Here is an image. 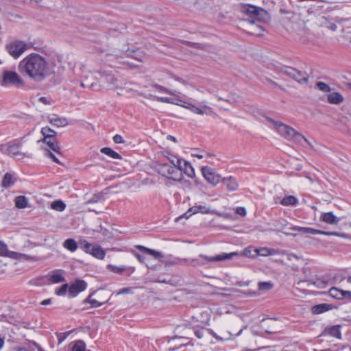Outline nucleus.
Returning <instances> with one entry per match:
<instances>
[{"label": "nucleus", "mask_w": 351, "mask_h": 351, "mask_svg": "<svg viewBox=\"0 0 351 351\" xmlns=\"http://www.w3.org/2000/svg\"><path fill=\"white\" fill-rule=\"evenodd\" d=\"M118 51L123 53L124 56L121 54H119L116 51H114L113 53L109 54V56L112 58L111 60H115L120 63L126 64L128 62L123 60L124 57H132L141 62H143L145 59V55L144 53L138 50L130 51L127 45H124L123 47L119 48Z\"/></svg>", "instance_id": "3"}, {"label": "nucleus", "mask_w": 351, "mask_h": 351, "mask_svg": "<svg viewBox=\"0 0 351 351\" xmlns=\"http://www.w3.org/2000/svg\"><path fill=\"white\" fill-rule=\"evenodd\" d=\"M90 254L98 259H103L105 257L106 252L100 246L95 245Z\"/></svg>", "instance_id": "37"}, {"label": "nucleus", "mask_w": 351, "mask_h": 351, "mask_svg": "<svg viewBox=\"0 0 351 351\" xmlns=\"http://www.w3.org/2000/svg\"><path fill=\"white\" fill-rule=\"evenodd\" d=\"M107 268L112 272L121 274L125 271H130V273H133L135 271V267L132 266H115L113 265H108Z\"/></svg>", "instance_id": "19"}, {"label": "nucleus", "mask_w": 351, "mask_h": 351, "mask_svg": "<svg viewBox=\"0 0 351 351\" xmlns=\"http://www.w3.org/2000/svg\"><path fill=\"white\" fill-rule=\"evenodd\" d=\"M8 84L21 87L25 85L23 80L15 71H5L3 72L2 85Z\"/></svg>", "instance_id": "8"}, {"label": "nucleus", "mask_w": 351, "mask_h": 351, "mask_svg": "<svg viewBox=\"0 0 351 351\" xmlns=\"http://www.w3.org/2000/svg\"><path fill=\"white\" fill-rule=\"evenodd\" d=\"M236 213L241 216H245L246 215V210L243 207H238Z\"/></svg>", "instance_id": "58"}, {"label": "nucleus", "mask_w": 351, "mask_h": 351, "mask_svg": "<svg viewBox=\"0 0 351 351\" xmlns=\"http://www.w3.org/2000/svg\"><path fill=\"white\" fill-rule=\"evenodd\" d=\"M86 288V283L83 280H76L69 287V293H71L73 296L76 295L77 293L84 291Z\"/></svg>", "instance_id": "17"}, {"label": "nucleus", "mask_w": 351, "mask_h": 351, "mask_svg": "<svg viewBox=\"0 0 351 351\" xmlns=\"http://www.w3.org/2000/svg\"><path fill=\"white\" fill-rule=\"evenodd\" d=\"M63 246L70 252H75L77 248V243L73 239H67L63 243Z\"/></svg>", "instance_id": "38"}, {"label": "nucleus", "mask_w": 351, "mask_h": 351, "mask_svg": "<svg viewBox=\"0 0 351 351\" xmlns=\"http://www.w3.org/2000/svg\"><path fill=\"white\" fill-rule=\"evenodd\" d=\"M222 182L226 185L227 189L230 191H236L239 188V184L237 180L232 176L223 178Z\"/></svg>", "instance_id": "21"}, {"label": "nucleus", "mask_w": 351, "mask_h": 351, "mask_svg": "<svg viewBox=\"0 0 351 351\" xmlns=\"http://www.w3.org/2000/svg\"><path fill=\"white\" fill-rule=\"evenodd\" d=\"M51 208L57 211H63L66 208V204L62 200H56L51 204Z\"/></svg>", "instance_id": "41"}, {"label": "nucleus", "mask_w": 351, "mask_h": 351, "mask_svg": "<svg viewBox=\"0 0 351 351\" xmlns=\"http://www.w3.org/2000/svg\"><path fill=\"white\" fill-rule=\"evenodd\" d=\"M51 302V299H46L41 302V304L42 305H48V304H50Z\"/></svg>", "instance_id": "63"}, {"label": "nucleus", "mask_w": 351, "mask_h": 351, "mask_svg": "<svg viewBox=\"0 0 351 351\" xmlns=\"http://www.w3.org/2000/svg\"><path fill=\"white\" fill-rule=\"evenodd\" d=\"M288 229L293 232H298L302 234H324L328 236H337L343 238L347 237V235L344 233H339L337 232H327L314 229L310 227H300L298 226H291L289 228H288Z\"/></svg>", "instance_id": "5"}, {"label": "nucleus", "mask_w": 351, "mask_h": 351, "mask_svg": "<svg viewBox=\"0 0 351 351\" xmlns=\"http://www.w3.org/2000/svg\"><path fill=\"white\" fill-rule=\"evenodd\" d=\"M71 351H86L85 343L82 340L77 341L73 346Z\"/></svg>", "instance_id": "43"}, {"label": "nucleus", "mask_w": 351, "mask_h": 351, "mask_svg": "<svg viewBox=\"0 0 351 351\" xmlns=\"http://www.w3.org/2000/svg\"><path fill=\"white\" fill-rule=\"evenodd\" d=\"M266 119L269 123L273 124L274 128L277 132L285 139L293 141L304 147L305 144H306L311 148H313L312 144L302 134L297 132L293 128L282 122L275 121L270 117H267Z\"/></svg>", "instance_id": "2"}, {"label": "nucleus", "mask_w": 351, "mask_h": 351, "mask_svg": "<svg viewBox=\"0 0 351 351\" xmlns=\"http://www.w3.org/2000/svg\"><path fill=\"white\" fill-rule=\"evenodd\" d=\"M254 252L255 253L256 256H267L269 255H274L276 254V250L274 249H270L268 247H260V248H256L254 250Z\"/></svg>", "instance_id": "29"}, {"label": "nucleus", "mask_w": 351, "mask_h": 351, "mask_svg": "<svg viewBox=\"0 0 351 351\" xmlns=\"http://www.w3.org/2000/svg\"><path fill=\"white\" fill-rule=\"evenodd\" d=\"M341 326L339 325L326 328L320 335L321 337L330 336L338 339H341Z\"/></svg>", "instance_id": "16"}, {"label": "nucleus", "mask_w": 351, "mask_h": 351, "mask_svg": "<svg viewBox=\"0 0 351 351\" xmlns=\"http://www.w3.org/2000/svg\"><path fill=\"white\" fill-rule=\"evenodd\" d=\"M135 247L140 250L141 252L145 253L146 254L151 255L154 257L156 259H158L160 258L163 257V254L159 252H157L154 250L147 248L143 245H136Z\"/></svg>", "instance_id": "22"}, {"label": "nucleus", "mask_w": 351, "mask_h": 351, "mask_svg": "<svg viewBox=\"0 0 351 351\" xmlns=\"http://www.w3.org/2000/svg\"><path fill=\"white\" fill-rule=\"evenodd\" d=\"M343 101V95L337 92L332 93L328 95V101L333 104H339Z\"/></svg>", "instance_id": "28"}, {"label": "nucleus", "mask_w": 351, "mask_h": 351, "mask_svg": "<svg viewBox=\"0 0 351 351\" xmlns=\"http://www.w3.org/2000/svg\"><path fill=\"white\" fill-rule=\"evenodd\" d=\"M154 86L161 93H165L171 95H176V92L175 90H169L159 84H155Z\"/></svg>", "instance_id": "47"}, {"label": "nucleus", "mask_w": 351, "mask_h": 351, "mask_svg": "<svg viewBox=\"0 0 351 351\" xmlns=\"http://www.w3.org/2000/svg\"><path fill=\"white\" fill-rule=\"evenodd\" d=\"M67 289H68L67 284L62 285L59 289H58L56 291V293L58 295H64L66 293Z\"/></svg>", "instance_id": "50"}, {"label": "nucleus", "mask_w": 351, "mask_h": 351, "mask_svg": "<svg viewBox=\"0 0 351 351\" xmlns=\"http://www.w3.org/2000/svg\"><path fill=\"white\" fill-rule=\"evenodd\" d=\"M302 282H306L308 287H315L318 289H324L327 287L328 280L324 278H316L315 279L305 280L299 282L298 284L300 285Z\"/></svg>", "instance_id": "15"}, {"label": "nucleus", "mask_w": 351, "mask_h": 351, "mask_svg": "<svg viewBox=\"0 0 351 351\" xmlns=\"http://www.w3.org/2000/svg\"><path fill=\"white\" fill-rule=\"evenodd\" d=\"M14 203L16 208L23 209L27 206L28 199L26 197L20 195L15 198Z\"/></svg>", "instance_id": "30"}, {"label": "nucleus", "mask_w": 351, "mask_h": 351, "mask_svg": "<svg viewBox=\"0 0 351 351\" xmlns=\"http://www.w3.org/2000/svg\"><path fill=\"white\" fill-rule=\"evenodd\" d=\"M41 133L43 135L44 138L42 141H47L49 138H53V137L56 136V132L53 130L51 129L49 127H44L41 129Z\"/></svg>", "instance_id": "33"}, {"label": "nucleus", "mask_w": 351, "mask_h": 351, "mask_svg": "<svg viewBox=\"0 0 351 351\" xmlns=\"http://www.w3.org/2000/svg\"><path fill=\"white\" fill-rule=\"evenodd\" d=\"M204 102L202 103V107H197L196 106H194L191 104V103H187L185 108L189 109L192 112L202 115V114H207L210 116H215L216 114L213 111V108L206 104H204Z\"/></svg>", "instance_id": "12"}, {"label": "nucleus", "mask_w": 351, "mask_h": 351, "mask_svg": "<svg viewBox=\"0 0 351 351\" xmlns=\"http://www.w3.org/2000/svg\"><path fill=\"white\" fill-rule=\"evenodd\" d=\"M173 96L174 97H171V99L173 101L171 104L178 105L184 108L186 107L188 102L184 101L180 97L177 96L176 95Z\"/></svg>", "instance_id": "46"}, {"label": "nucleus", "mask_w": 351, "mask_h": 351, "mask_svg": "<svg viewBox=\"0 0 351 351\" xmlns=\"http://www.w3.org/2000/svg\"><path fill=\"white\" fill-rule=\"evenodd\" d=\"M38 101H39L40 102H41V103L44 104H45V105H47V104H50V103H49V100H48V99H47V97H40V98L38 99Z\"/></svg>", "instance_id": "60"}, {"label": "nucleus", "mask_w": 351, "mask_h": 351, "mask_svg": "<svg viewBox=\"0 0 351 351\" xmlns=\"http://www.w3.org/2000/svg\"><path fill=\"white\" fill-rule=\"evenodd\" d=\"M169 160L171 164V165H172V167H178L177 166L178 161L182 160V159L177 158L176 156H171V158H169Z\"/></svg>", "instance_id": "57"}, {"label": "nucleus", "mask_w": 351, "mask_h": 351, "mask_svg": "<svg viewBox=\"0 0 351 351\" xmlns=\"http://www.w3.org/2000/svg\"><path fill=\"white\" fill-rule=\"evenodd\" d=\"M321 220L328 224H337L340 219L333 215L332 212L322 213Z\"/></svg>", "instance_id": "23"}, {"label": "nucleus", "mask_w": 351, "mask_h": 351, "mask_svg": "<svg viewBox=\"0 0 351 351\" xmlns=\"http://www.w3.org/2000/svg\"><path fill=\"white\" fill-rule=\"evenodd\" d=\"M280 72L300 84H306L308 82V77L307 73L293 67L282 66L280 68Z\"/></svg>", "instance_id": "7"}, {"label": "nucleus", "mask_w": 351, "mask_h": 351, "mask_svg": "<svg viewBox=\"0 0 351 351\" xmlns=\"http://www.w3.org/2000/svg\"><path fill=\"white\" fill-rule=\"evenodd\" d=\"M99 82L100 85L106 88H113L117 85V77L110 73L99 72Z\"/></svg>", "instance_id": "10"}, {"label": "nucleus", "mask_w": 351, "mask_h": 351, "mask_svg": "<svg viewBox=\"0 0 351 351\" xmlns=\"http://www.w3.org/2000/svg\"><path fill=\"white\" fill-rule=\"evenodd\" d=\"M238 255H239V253L237 252H233L229 254L222 253L216 256H206L204 254H200V258H202V261L205 262L206 265L208 263L223 261L225 260L231 259L234 256Z\"/></svg>", "instance_id": "11"}, {"label": "nucleus", "mask_w": 351, "mask_h": 351, "mask_svg": "<svg viewBox=\"0 0 351 351\" xmlns=\"http://www.w3.org/2000/svg\"><path fill=\"white\" fill-rule=\"evenodd\" d=\"M177 166L180 169L182 174L184 173L186 176L190 178H193L195 176V171L192 165L187 161L182 160H178Z\"/></svg>", "instance_id": "14"}, {"label": "nucleus", "mask_w": 351, "mask_h": 351, "mask_svg": "<svg viewBox=\"0 0 351 351\" xmlns=\"http://www.w3.org/2000/svg\"><path fill=\"white\" fill-rule=\"evenodd\" d=\"M113 141L117 144L125 143L123 138L119 134H116L114 136Z\"/></svg>", "instance_id": "56"}, {"label": "nucleus", "mask_w": 351, "mask_h": 351, "mask_svg": "<svg viewBox=\"0 0 351 351\" xmlns=\"http://www.w3.org/2000/svg\"><path fill=\"white\" fill-rule=\"evenodd\" d=\"M48 119L49 123L56 127H64L69 123L67 119L65 117H48Z\"/></svg>", "instance_id": "26"}, {"label": "nucleus", "mask_w": 351, "mask_h": 351, "mask_svg": "<svg viewBox=\"0 0 351 351\" xmlns=\"http://www.w3.org/2000/svg\"><path fill=\"white\" fill-rule=\"evenodd\" d=\"M70 333H71V332H62V333L58 334V343H61L62 342H63Z\"/></svg>", "instance_id": "54"}, {"label": "nucleus", "mask_w": 351, "mask_h": 351, "mask_svg": "<svg viewBox=\"0 0 351 351\" xmlns=\"http://www.w3.org/2000/svg\"><path fill=\"white\" fill-rule=\"evenodd\" d=\"M202 173L208 182L213 186H215L220 182V176L216 173L210 167H203L202 168Z\"/></svg>", "instance_id": "13"}, {"label": "nucleus", "mask_w": 351, "mask_h": 351, "mask_svg": "<svg viewBox=\"0 0 351 351\" xmlns=\"http://www.w3.org/2000/svg\"><path fill=\"white\" fill-rule=\"evenodd\" d=\"M241 11L250 17L254 19L256 14L258 12V7L249 4L244 5L241 7Z\"/></svg>", "instance_id": "25"}, {"label": "nucleus", "mask_w": 351, "mask_h": 351, "mask_svg": "<svg viewBox=\"0 0 351 351\" xmlns=\"http://www.w3.org/2000/svg\"><path fill=\"white\" fill-rule=\"evenodd\" d=\"M20 256V257H22L23 259L26 260V261H37L38 258L34 257V256H31L29 255H27V254H18V257Z\"/></svg>", "instance_id": "55"}, {"label": "nucleus", "mask_w": 351, "mask_h": 351, "mask_svg": "<svg viewBox=\"0 0 351 351\" xmlns=\"http://www.w3.org/2000/svg\"><path fill=\"white\" fill-rule=\"evenodd\" d=\"M204 328H195L194 334L198 339H202L204 337Z\"/></svg>", "instance_id": "52"}, {"label": "nucleus", "mask_w": 351, "mask_h": 351, "mask_svg": "<svg viewBox=\"0 0 351 351\" xmlns=\"http://www.w3.org/2000/svg\"><path fill=\"white\" fill-rule=\"evenodd\" d=\"M100 152L108 156H110V158H113V159H121L122 157L121 156L114 152V150H112L111 148H109V147H104V148H101Z\"/></svg>", "instance_id": "39"}, {"label": "nucleus", "mask_w": 351, "mask_h": 351, "mask_svg": "<svg viewBox=\"0 0 351 351\" xmlns=\"http://www.w3.org/2000/svg\"><path fill=\"white\" fill-rule=\"evenodd\" d=\"M280 204L284 206H294L298 204V199L293 195H287L280 200Z\"/></svg>", "instance_id": "27"}, {"label": "nucleus", "mask_w": 351, "mask_h": 351, "mask_svg": "<svg viewBox=\"0 0 351 351\" xmlns=\"http://www.w3.org/2000/svg\"><path fill=\"white\" fill-rule=\"evenodd\" d=\"M22 145L21 141H16L14 143H10L6 145H0V151L3 154L11 156H21L23 158L24 154L19 151V148Z\"/></svg>", "instance_id": "9"}, {"label": "nucleus", "mask_w": 351, "mask_h": 351, "mask_svg": "<svg viewBox=\"0 0 351 351\" xmlns=\"http://www.w3.org/2000/svg\"><path fill=\"white\" fill-rule=\"evenodd\" d=\"M45 156L52 159V160L56 163L60 164V162L58 160V158L49 150H46Z\"/></svg>", "instance_id": "53"}, {"label": "nucleus", "mask_w": 351, "mask_h": 351, "mask_svg": "<svg viewBox=\"0 0 351 351\" xmlns=\"http://www.w3.org/2000/svg\"><path fill=\"white\" fill-rule=\"evenodd\" d=\"M84 302L90 304V306L93 308L99 307L103 304L102 302H99L95 299H92L90 295H89L88 298H86L84 300Z\"/></svg>", "instance_id": "44"}, {"label": "nucleus", "mask_w": 351, "mask_h": 351, "mask_svg": "<svg viewBox=\"0 0 351 351\" xmlns=\"http://www.w3.org/2000/svg\"><path fill=\"white\" fill-rule=\"evenodd\" d=\"M15 350H16V351H30L25 348H21V347L16 348Z\"/></svg>", "instance_id": "64"}, {"label": "nucleus", "mask_w": 351, "mask_h": 351, "mask_svg": "<svg viewBox=\"0 0 351 351\" xmlns=\"http://www.w3.org/2000/svg\"><path fill=\"white\" fill-rule=\"evenodd\" d=\"M49 280L53 283H58L64 282L65 279L62 276L61 271L60 270H56L49 275Z\"/></svg>", "instance_id": "31"}, {"label": "nucleus", "mask_w": 351, "mask_h": 351, "mask_svg": "<svg viewBox=\"0 0 351 351\" xmlns=\"http://www.w3.org/2000/svg\"><path fill=\"white\" fill-rule=\"evenodd\" d=\"M18 70L23 75L37 82L45 80L51 73L48 61L36 53H32L20 61Z\"/></svg>", "instance_id": "1"}, {"label": "nucleus", "mask_w": 351, "mask_h": 351, "mask_svg": "<svg viewBox=\"0 0 351 351\" xmlns=\"http://www.w3.org/2000/svg\"><path fill=\"white\" fill-rule=\"evenodd\" d=\"M330 309V305L328 304H320L317 305H315L312 307V312L314 314H321L324 313Z\"/></svg>", "instance_id": "36"}, {"label": "nucleus", "mask_w": 351, "mask_h": 351, "mask_svg": "<svg viewBox=\"0 0 351 351\" xmlns=\"http://www.w3.org/2000/svg\"><path fill=\"white\" fill-rule=\"evenodd\" d=\"M330 295L335 299L341 300L348 298L351 295V293L348 291H342L336 287H332L329 290Z\"/></svg>", "instance_id": "18"}, {"label": "nucleus", "mask_w": 351, "mask_h": 351, "mask_svg": "<svg viewBox=\"0 0 351 351\" xmlns=\"http://www.w3.org/2000/svg\"><path fill=\"white\" fill-rule=\"evenodd\" d=\"M274 285L270 282H259L258 283V290L261 291H269L273 288Z\"/></svg>", "instance_id": "42"}, {"label": "nucleus", "mask_w": 351, "mask_h": 351, "mask_svg": "<svg viewBox=\"0 0 351 351\" xmlns=\"http://www.w3.org/2000/svg\"><path fill=\"white\" fill-rule=\"evenodd\" d=\"M188 213H190V215H194L199 213L202 214H210L214 212L206 206L195 204L188 210Z\"/></svg>", "instance_id": "20"}, {"label": "nucleus", "mask_w": 351, "mask_h": 351, "mask_svg": "<svg viewBox=\"0 0 351 351\" xmlns=\"http://www.w3.org/2000/svg\"><path fill=\"white\" fill-rule=\"evenodd\" d=\"M188 264L193 267H199L204 266L205 262L202 261V258H200L199 254L197 258L191 259Z\"/></svg>", "instance_id": "45"}, {"label": "nucleus", "mask_w": 351, "mask_h": 351, "mask_svg": "<svg viewBox=\"0 0 351 351\" xmlns=\"http://www.w3.org/2000/svg\"><path fill=\"white\" fill-rule=\"evenodd\" d=\"M288 225V222L285 219H282L280 221V228L282 230L286 229L287 226Z\"/></svg>", "instance_id": "61"}, {"label": "nucleus", "mask_w": 351, "mask_h": 351, "mask_svg": "<svg viewBox=\"0 0 351 351\" xmlns=\"http://www.w3.org/2000/svg\"><path fill=\"white\" fill-rule=\"evenodd\" d=\"M154 99L157 101L162 102V103H167V104H171L173 101L171 99V97H154Z\"/></svg>", "instance_id": "51"}, {"label": "nucleus", "mask_w": 351, "mask_h": 351, "mask_svg": "<svg viewBox=\"0 0 351 351\" xmlns=\"http://www.w3.org/2000/svg\"><path fill=\"white\" fill-rule=\"evenodd\" d=\"M130 292V288H123L119 291L118 294L129 293Z\"/></svg>", "instance_id": "62"}, {"label": "nucleus", "mask_w": 351, "mask_h": 351, "mask_svg": "<svg viewBox=\"0 0 351 351\" xmlns=\"http://www.w3.org/2000/svg\"><path fill=\"white\" fill-rule=\"evenodd\" d=\"M158 172L162 176L174 181L180 182L183 179V175L179 168L172 167L167 163H160L157 166Z\"/></svg>", "instance_id": "4"}, {"label": "nucleus", "mask_w": 351, "mask_h": 351, "mask_svg": "<svg viewBox=\"0 0 351 351\" xmlns=\"http://www.w3.org/2000/svg\"><path fill=\"white\" fill-rule=\"evenodd\" d=\"M0 256L17 258L18 253L15 252H9L7 245L3 241H0Z\"/></svg>", "instance_id": "24"}, {"label": "nucleus", "mask_w": 351, "mask_h": 351, "mask_svg": "<svg viewBox=\"0 0 351 351\" xmlns=\"http://www.w3.org/2000/svg\"><path fill=\"white\" fill-rule=\"evenodd\" d=\"M269 13L264 9L258 8V12L256 14L254 19L260 21L267 22L269 20Z\"/></svg>", "instance_id": "32"}, {"label": "nucleus", "mask_w": 351, "mask_h": 351, "mask_svg": "<svg viewBox=\"0 0 351 351\" xmlns=\"http://www.w3.org/2000/svg\"><path fill=\"white\" fill-rule=\"evenodd\" d=\"M27 49V44L19 40L10 42L5 45V50L14 59L19 58Z\"/></svg>", "instance_id": "6"}, {"label": "nucleus", "mask_w": 351, "mask_h": 351, "mask_svg": "<svg viewBox=\"0 0 351 351\" xmlns=\"http://www.w3.org/2000/svg\"><path fill=\"white\" fill-rule=\"evenodd\" d=\"M80 247L86 253L90 254L91 250H93L95 245L88 243L86 240H82L80 241Z\"/></svg>", "instance_id": "40"}, {"label": "nucleus", "mask_w": 351, "mask_h": 351, "mask_svg": "<svg viewBox=\"0 0 351 351\" xmlns=\"http://www.w3.org/2000/svg\"><path fill=\"white\" fill-rule=\"evenodd\" d=\"M316 86L322 91L323 92H330L331 90V88L330 87L326 84V83L324 82H318L317 84H316Z\"/></svg>", "instance_id": "48"}, {"label": "nucleus", "mask_w": 351, "mask_h": 351, "mask_svg": "<svg viewBox=\"0 0 351 351\" xmlns=\"http://www.w3.org/2000/svg\"><path fill=\"white\" fill-rule=\"evenodd\" d=\"M14 182L15 180L13 178L12 175L10 173H6L3 178L1 184L2 186L5 188H9L12 186L14 184Z\"/></svg>", "instance_id": "35"}, {"label": "nucleus", "mask_w": 351, "mask_h": 351, "mask_svg": "<svg viewBox=\"0 0 351 351\" xmlns=\"http://www.w3.org/2000/svg\"><path fill=\"white\" fill-rule=\"evenodd\" d=\"M254 249H253L252 247H248L243 251L241 254L247 257H256L255 253L254 252Z\"/></svg>", "instance_id": "49"}, {"label": "nucleus", "mask_w": 351, "mask_h": 351, "mask_svg": "<svg viewBox=\"0 0 351 351\" xmlns=\"http://www.w3.org/2000/svg\"><path fill=\"white\" fill-rule=\"evenodd\" d=\"M134 256L138 259V261L141 263H145V257L136 253V252H133Z\"/></svg>", "instance_id": "59"}, {"label": "nucleus", "mask_w": 351, "mask_h": 351, "mask_svg": "<svg viewBox=\"0 0 351 351\" xmlns=\"http://www.w3.org/2000/svg\"><path fill=\"white\" fill-rule=\"evenodd\" d=\"M43 143L47 144L49 147L53 150V152L60 154V147L56 141V136L53 137V138H49L47 141H43Z\"/></svg>", "instance_id": "34"}]
</instances>
